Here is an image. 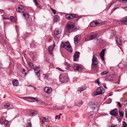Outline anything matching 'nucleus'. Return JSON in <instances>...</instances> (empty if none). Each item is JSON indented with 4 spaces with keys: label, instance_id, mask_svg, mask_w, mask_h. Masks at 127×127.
Wrapping results in <instances>:
<instances>
[{
    "label": "nucleus",
    "instance_id": "nucleus-1",
    "mask_svg": "<svg viewBox=\"0 0 127 127\" xmlns=\"http://www.w3.org/2000/svg\"><path fill=\"white\" fill-rule=\"evenodd\" d=\"M77 29L75 26V24L69 21L66 24V31L68 32H76Z\"/></svg>",
    "mask_w": 127,
    "mask_h": 127
},
{
    "label": "nucleus",
    "instance_id": "nucleus-2",
    "mask_svg": "<svg viewBox=\"0 0 127 127\" xmlns=\"http://www.w3.org/2000/svg\"><path fill=\"white\" fill-rule=\"evenodd\" d=\"M61 47L64 48L70 52H71L72 51V50L70 44L68 42L64 43L62 42L61 43Z\"/></svg>",
    "mask_w": 127,
    "mask_h": 127
},
{
    "label": "nucleus",
    "instance_id": "nucleus-3",
    "mask_svg": "<svg viewBox=\"0 0 127 127\" xmlns=\"http://www.w3.org/2000/svg\"><path fill=\"white\" fill-rule=\"evenodd\" d=\"M105 90L103 88H97L96 91L94 92L92 95L93 96H95L104 93Z\"/></svg>",
    "mask_w": 127,
    "mask_h": 127
},
{
    "label": "nucleus",
    "instance_id": "nucleus-4",
    "mask_svg": "<svg viewBox=\"0 0 127 127\" xmlns=\"http://www.w3.org/2000/svg\"><path fill=\"white\" fill-rule=\"evenodd\" d=\"M60 81L62 83H66L68 81L69 79L67 76H60L59 77Z\"/></svg>",
    "mask_w": 127,
    "mask_h": 127
},
{
    "label": "nucleus",
    "instance_id": "nucleus-5",
    "mask_svg": "<svg viewBox=\"0 0 127 127\" xmlns=\"http://www.w3.org/2000/svg\"><path fill=\"white\" fill-rule=\"evenodd\" d=\"M97 58L95 57V55H94L92 59V65L93 67L95 68L97 67Z\"/></svg>",
    "mask_w": 127,
    "mask_h": 127
},
{
    "label": "nucleus",
    "instance_id": "nucleus-6",
    "mask_svg": "<svg viewBox=\"0 0 127 127\" xmlns=\"http://www.w3.org/2000/svg\"><path fill=\"white\" fill-rule=\"evenodd\" d=\"M102 24V22L98 20L97 21L92 22L90 24L91 27H94L96 26H99L101 25Z\"/></svg>",
    "mask_w": 127,
    "mask_h": 127
},
{
    "label": "nucleus",
    "instance_id": "nucleus-7",
    "mask_svg": "<svg viewBox=\"0 0 127 127\" xmlns=\"http://www.w3.org/2000/svg\"><path fill=\"white\" fill-rule=\"evenodd\" d=\"M61 33V31L57 29H56L54 32V33L56 36L57 38H59L60 37Z\"/></svg>",
    "mask_w": 127,
    "mask_h": 127
},
{
    "label": "nucleus",
    "instance_id": "nucleus-8",
    "mask_svg": "<svg viewBox=\"0 0 127 127\" xmlns=\"http://www.w3.org/2000/svg\"><path fill=\"white\" fill-rule=\"evenodd\" d=\"M0 123L2 125L4 124L5 125H6L8 124V121L3 117L0 119Z\"/></svg>",
    "mask_w": 127,
    "mask_h": 127
},
{
    "label": "nucleus",
    "instance_id": "nucleus-9",
    "mask_svg": "<svg viewBox=\"0 0 127 127\" xmlns=\"http://www.w3.org/2000/svg\"><path fill=\"white\" fill-rule=\"evenodd\" d=\"M97 34L96 33H93L92 32L91 33V34L89 37V39L87 41L95 39L97 38Z\"/></svg>",
    "mask_w": 127,
    "mask_h": 127
},
{
    "label": "nucleus",
    "instance_id": "nucleus-10",
    "mask_svg": "<svg viewBox=\"0 0 127 127\" xmlns=\"http://www.w3.org/2000/svg\"><path fill=\"white\" fill-rule=\"evenodd\" d=\"M110 113L112 116H116L118 115L117 109L116 108H115L113 110L110 111Z\"/></svg>",
    "mask_w": 127,
    "mask_h": 127
},
{
    "label": "nucleus",
    "instance_id": "nucleus-11",
    "mask_svg": "<svg viewBox=\"0 0 127 127\" xmlns=\"http://www.w3.org/2000/svg\"><path fill=\"white\" fill-rule=\"evenodd\" d=\"M73 67L75 70L77 71H80L82 69V68L77 64H74Z\"/></svg>",
    "mask_w": 127,
    "mask_h": 127
},
{
    "label": "nucleus",
    "instance_id": "nucleus-12",
    "mask_svg": "<svg viewBox=\"0 0 127 127\" xmlns=\"http://www.w3.org/2000/svg\"><path fill=\"white\" fill-rule=\"evenodd\" d=\"M4 106L5 108L8 109L13 108V106L12 104L8 103H5L4 105Z\"/></svg>",
    "mask_w": 127,
    "mask_h": 127
},
{
    "label": "nucleus",
    "instance_id": "nucleus-13",
    "mask_svg": "<svg viewBox=\"0 0 127 127\" xmlns=\"http://www.w3.org/2000/svg\"><path fill=\"white\" fill-rule=\"evenodd\" d=\"M37 113L36 111L34 110H31L29 112V115L31 117H33L36 115Z\"/></svg>",
    "mask_w": 127,
    "mask_h": 127
},
{
    "label": "nucleus",
    "instance_id": "nucleus-14",
    "mask_svg": "<svg viewBox=\"0 0 127 127\" xmlns=\"http://www.w3.org/2000/svg\"><path fill=\"white\" fill-rule=\"evenodd\" d=\"M90 108L93 110L97 106V103H95L94 102H91L89 103Z\"/></svg>",
    "mask_w": 127,
    "mask_h": 127
},
{
    "label": "nucleus",
    "instance_id": "nucleus-15",
    "mask_svg": "<svg viewBox=\"0 0 127 127\" xmlns=\"http://www.w3.org/2000/svg\"><path fill=\"white\" fill-rule=\"evenodd\" d=\"M24 9L23 6L21 5H20L16 9V10L18 12H23L24 11Z\"/></svg>",
    "mask_w": 127,
    "mask_h": 127
},
{
    "label": "nucleus",
    "instance_id": "nucleus-16",
    "mask_svg": "<svg viewBox=\"0 0 127 127\" xmlns=\"http://www.w3.org/2000/svg\"><path fill=\"white\" fill-rule=\"evenodd\" d=\"M55 46V44L54 43L53 45L49 47L48 50L50 54H52V51Z\"/></svg>",
    "mask_w": 127,
    "mask_h": 127
},
{
    "label": "nucleus",
    "instance_id": "nucleus-17",
    "mask_svg": "<svg viewBox=\"0 0 127 127\" xmlns=\"http://www.w3.org/2000/svg\"><path fill=\"white\" fill-rule=\"evenodd\" d=\"M80 38V35H77L74 38V43L75 44H77L79 41Z\"/></svg>",
    "mask_w": 127,
    "mask_h": 127
},
{
    "label": "nucleus",
    "instance_id": "nucleus-18",
    "mask_svg": "<svg viewBox=\"0 0 127 127\" xmlns=\"http://www.w3.org/2000/svg\"><path fill=\"white\" fill-rule=\"evenodd\" d=\"M40 120L41 121L42 123H44L45 122H48L49 121V120L48 118H46V117H43L40 119Z\"/></svg>",
    "mask_w": 127,
    "mask_h": 127
},
{
    "label": "nucleus",
    "instance_id": "nucleus-19",
    "mask_svg": "<svg viewBox=\"0 0 127 127\" xmlns=\"http://www.w3.org/2000/svg\"><path fill=\"white\" fill-rule=\"evenodd\" d=\"M80 53L79 52H76L73 56V61H76L77 59L79 58Z\"/></svg>",
    "mask_w": 127,
    "mask_h": 127
},
{
    "label": "nucleus",
    "instance_id": "nucleus-20",
    "mask_svg": "<svg viewBox=\"0 0 127 127\" xmlns=\"http://www.w3.org/2000/svg\"><path fill=\"white\" fill-rule=\"evenodd\" d=\"M34 71L36 73V75L37 76H39L40 75L39 73L40 71V69L38 67H36L34 68Z\"/></svg>",
    "mask_w": 127,
    "mask_h": 127
},
{
    "label": "nucleus",
    "instance_id": "nucleus-21",
    "mask_svg": "<svg viewBox=\"0 0 127 127\" xmlns=\"http://www.w3.org/2000/svg\"><path fill=\"white\" fill-rule=\"evenodd\" d=\"M105 50L104 49H102L101 51L100 54L101 59L103 61L104 60V57L105 54Z\"/></svg>",
    "mask_w": 127,
    "mask_h": 127
},
{
    "label": "nucleus",
    "instance_id": "nucleus-22",
    "mask_svg": "<svg viewBox=\"0 0 127 127\" xmlns=\"http://www.w3.org/2000/svg\"><path fill=\"white\" fill-rule=\"evenodd\" d=\"M44 91L47 94H50L52 92L51 88H44Z\"/></svg>",
    "mask_w": 127,
    "mask_h": 127
},
{
    "label": "nucleus",
    "instance_id": "nucleus-23",
    "mask_svg": "<svg viewBox=\"0 0 127 127\" xmlns=\"http://www.w3.org/2000/svg\"><path fill=\"white\" fill-rule=\"evenodd\" d=\"M121 22L122 24H127V16L123 18L121 20Z\"/></svg>",
    "mask_w": 127,
    "mask_h": 127
},
{
    "label": "nucleus",
    "instance_id": "nucleus-24",
    "mask_svg": "<svg viewBox=\"0 0 127 127\" xmlns=\"http://www.w3.org/2000/svg\"><path fill=\"white\" fill-rule=\"evenodd\" d=\"M115 78V75L114 74H111L110 75L108 76V79L110 81H112Z\"/></svg>",
    "mask_w": 127,
    "mask_h": 127
},
{
    "label": "nucleus",
    "instance_id": "nucleus-25",
    "mask_svg": "<svg viewBox=\"0 0 127 127\" xmlns=\"http://www.w3.org/2000/svg\"><path fill=\"white\" fill-rule=\"evenodd\" d=\"M119 113L120 117L122 118L124 116V112L122 109H120L119 111Z\"/></svg>",
    "mask_w": 127,
    "mask_h": 127
},
{
    "label": "nucleus",
    "instance_id": "nucleus-26",
    "mask_svg": "<svg viewBox=\"0 0 127 127\" xmlns=\"http://www.w3.org/2000/svg\"><path fill=\"white\" fill-rule=\"evenodd\" d=\"M12 84L14 86H17L19 84L18 81L17 80L14 79L13 80Z\"/></svg>",
    "mask_w": 127,
    "mask_h": 127
},
{
    "label": "nucleus",
    "instance_id": "nucleus-27",
    "mask_svg": "<svg viewBox=\"0 0 127 127\" xmlns=\"http://www.w3.org/2000/svg\"><path fill=\"white\" fill-rule=\"evenodd\" d=\"M23 15L26 19H28L29 17V15L27 12H23Z\"/></svg>",
    "mask_w": 127,
    "mask_h": 127
},
{
    "label": "nucleus",
    "instance_id": "nucleus-28",
    "mask_svg": "<svg viewBox=\"0 0 127 127\" xmlns=\"http://www.w3.org/2000/svg\"><path fill=\"white\" fill-rule=\"evenodd\" d=\"M116 43L119 45H121L122 44L121 40L120 38H116Z\"/></svg>",
    "mask_w": 127,
    "mask_h": 127
},
{
    "label": "nucleus",
    "instance_id": "nucleus-29",
    "mask_svg": "<svg viewBox=\"0 0 127 127\" xmlns=\"http://www.w3.org/2000/svg\"><path fill=\"white\" fill-rule=\"evenodd\" d=\"M71 16V14H67L65 15V17L67 19L69 20L70 19H71V16Z\"/></svg>",
    "mask_w": 127,
    "mask_h": 127
},
{
    "label": "nucleus",
    "instance_id": "nucleus-30",
    "mask_svg": "<svg viewBox=\"0 0 127 127\" xmlns=\"http://www.w3.org/2000/svg\"><path fill=\"white\" fill-rule=\"evenodd\" d=\"M54 20V21L58 22L59 20V17L57 16H55Z\"/></svg>",
    "mask_w": 127,
    "mask_h": 127
},
{
    "label": "nucleus",
    "instance_id": "nucleus-31",
    "mask_svg": "<svg viewBox=\"0 0 127 127\" xmlns=\"http://www.w3.org/2000/svg\"><path fill=\"white\" fill-rule=\"evenodd\" d=\"M82 101H81L80 102H79V103H75V105L76 106H80L82 104Z\"/></svg>",
    "mask_w": 127,
    "mask_h": 127
},
{
    "label": "nucleus",
    "instance_id": "nucleus-32",
    "mask_svg": "<svg viewBox=\"0 0 127 127\" xmlns=\"http://www.w3.org/2000/svg\"><path fill=\"white\" fill-rule=\"evenodd\" d=\"M85 88L84 89V88H78V91H79L81 92L83 91L84 90H85L86 89Z\"/></svg>",
    "mask_w": 127,
    "mask_h": 127
},
{
    "label": "nucleus",
    "instance_id": "nucleus-33",
    "mask_svg": "<svg viewBox=\"0 0 127 127\" xmlns=\"http://www.w3.org/2000/svg\"><path fill=\"white\" fill-rule=\"evenodd\" d=\"M108 72H109L107 71H105L102 72H101V75H103L108 73Z\"/></svg>",
    "mask_w": 127,
    "mask_h": 127
},
{
    "label": "nucleus",
    "instance_id": "nucleus-34",
    "mask_svg": "<svg viewBox=\"0 0 127 127\" xmlns=\"http://www.w3.org/2000/svg\"><path fill=\"white\" fill-rule=\"evenodd\" d=\"M64 65L66 66L67 67V68H69L70 66L69 64L67 62H65L64 63Z\"/></svg>",
    "mask_w": 127,
    "mask_h": 127
},
{
    "label": "nucleus",
    "instance_id": "nucleus-35",
    "mask_svg": "<svg viewBox=\"0 0 127 127\" xmlns=\"http://www.w3.org/2000/svg\"><path fill=\"white\" fill-rule=\"evenodd\" d=\"M123 125L122 127H127V124L125 121H123Z\"/></svg>",
    "mask_w": 127,
    "mask_h": 127
},
{
    "label": "nucleus",
    "instance_id": "nucleus-36",
    "mask_svg": "<svg viewBox=\"0 0 127 127\" xmlns=\"http://www.w3.org/2000/svg\"><path fill=\"white\" fill-rule=\"evenodd\" d=\"M28 64L31 67L32 69L33 68V67H34V66H33V64L32 63H29Z\"/></svg>",
    "mask_w": 127,
    "mask_h": 127
},
{
    "label": "nucleus",
    "instance_id": "nucleus-37",
    "mask_svg": "<svg viewBox=\"0 0 127 127\" xmlns=\"http://www.w3.org/2000/svg\"><path fill=\"white\" fill-rule=\"evenodd\" d=\"M96 83H97L99 86H100L101 85V83H100L98 79H97L95 81Z\"/></svg>",
    "mask_w": 127,
    "mask_h": 127
},
{
    "label": "nucleus",
    "instance_id": "nucleus-38",
    "mask_svg": "<svg viewBox=\"0 0 127 127\" xmlns=\"http://www.w3.org/2000/svg\"><path fill=\"white\" fill-rule=\"evenodd\" d=\"M10 19L11 22H15L14 18L13 16H11Z\"/></svg>",
    "mask_w": 127,
    "mask_h": 127
},
{
    "label": "nucleus",
    "instance_id": "nucleus-39",
    "mask_svg": "<svg viewBox=\"0 0 127 127\" xmlns=\"http://www.w3.org/2000/svg\"><path fill=\"white\" fill-rule=\"evenodd\" d=\"M25 70L24 68H22V74H24L25 75H26V73L25 72Z\"/></svg>",
    "mask_w": 127,
    "mask_h": 127
},
{
    "label": "nucleus",
    "instance_id": "nucleus-40",
    "mask_svg": "<svg viewBox=\"0 0 127 127\" xmlns=\"http://www.w3.org/2000/svg\"><path fill=\"white\" fill-rule=\"evenodd\" d=\"M50 9L54 14L56 13V11L55 10L53 9V8H51Z\"/></svg>",
    "mask_w": 127,
    "mask_h": 127
},
{
    "label": "nucleus",
    "instance_id": "nucleus-41",
    "mask_svg": "<svg viewBox=\"0 0 127 127\" xmlns=\"http://www.w3.org/2000/svg\"><path fill=\"white\" fill-rule=\"evenodd\" d=\"M108 102H107L108 103V104L110 103H111L112 101V99H111V98H109L108 99Z\"/></svg>",
    "mask_w": 127,
    "mask_h": 127
},
{
    "label": "nucleus",
    "instance_id": "nucleus-42",
    "mask_svg": "<svg viewBox=\"0 0 127 127\" xmlns=\"http://www.w3.org/2000/svg\"><path fill=\"white\" fill-rule=\"evenodd\" d=\"M111 32H113V33L112 34H111V36H114L115 35V34L116 33V32H115V31H112Z\"/></svg>",
    "mask_w": 127,
    "mask_h": 127
},
{
    "label": "nucleus",
    "instance_id": "nucleus-43",
    "mask_svg": "<svg viewBox=\"0 0 127 127\" xmlns=\"http://www.w3.org/2000/svg\"><path fill=\"white\" fill-rule=\"evenodd\" d=\"M33 0L34 1V2L36 6H37V5L38 4V3L37 2V0Z\"/></svg>",
    "mask_w": 127,
    "mask_h": 127
},
{
    "label": "nucleus",
    "instance_id": "nucleus-44",
    "mask_svg": "<svg viewBox=\"0 0 127 127\" xmlns=\"http://www.w3.org/2000/svg\"><path fill=\"white\" fill-rule=\"evenodd\" d=\"M71 16H71V18H74L75 17L76 15L75 14H71Z\"/></svg>",
    "mask_w": 127,
    "mask_h": 127
},
{
    "label": "nucleus",
    "instance_id": "nucleus-45",
    "mask_svg": "<svg viewBox=\"0 0 127 127\" xmlns=\"http://www.w3.org/2000/svg\"><path fill=\"white\" fill-rule=\"evenodd\" d=\"M97 42L98 43H100L101 42V40L100 39H96Z\"/></svg>",
    "mask_w": 127,
    "mask_h": 127
},
{
    "label": "nucleus",
    "instance_id": "nucleus-46",
    "mask_svg": "<svg viewBox=\"0 0 127 127\" xmlns=\"http://www.w3.org/2000/svg\"><path fill=\"white\" fill-rule=\"evenodd\" d=\"M54 108L56 109H62V108H60L59 107H57V106H55Z\"/></svg>",
    "mask_w": 127,
    "mask_h": 127
},
{
    "label": "nucleus",
    "instance_id": "nucleus-47",
    "mask_svg": "<svg viewBox=\"0 0 127 127\" xmlns=\"http://www.w3.org/2000/svg\"><path fill=\"white\" fill-rule=\"evenodd\" d=\"M125 1H127V0H120L119 2H123Z\"/></svg>",
    "mask_w": 127,
    "mask_h": 127
},
{
    "label": "nucleus",
    "instance_id": "nucleus-48",
    "mask_svg": "<svg viewBox=\"0 0 127 127\" xmlns=\"http://www.w3.org/2000/svg\"><path fill=\"white\" fill-rule=\"evenodd\" d=\"M2 64L0 63V71L1 70V69L2 67Z\"/></svg>",
    "mask_w": 127,
    "mask_h": 127
},
{
    "label": "nucleus",
    "instance_id": "nucleus-49",
    "mask_svg": "<svg viewBox=\"0 0 127 127\" xmlns=\"http://www.w3.org/2000/svg\"><path fill=\"white\" fill-rule=\"evenodd\" d=\"M121 90L120 89H118L116 90H114V91L115 92H119L121 91Z\"/></svg>",
    "mask_w": 127,
    "mask_h": 127
},
{
    "label": "nucleus",
    "instance_id": "nucleus-50",
    "mask_svg": "<svg viewBox=\"0 0 127 127\" xmlns=\"http://www.w3.org/2000/svg\"><path fill=\"white\" fill-rule=\"evenodd\" d=\"M118 103V104L119 106V107H121V104L119 102H117Z\"/></svg>",
    "mask_w": 127,
    "mask_h": 127
},
{
    "label": "nucleus",
    "instance_id": "nucleus-51",
    "mask_svg": "<svg viewBox=\"0 0 127 127\" xmlns=\"http://www.w3.org/2000/svg\"><path fill=\"white\" fill-rule=\"evenodd\" d=\"M0 12L2 14V13H4V12L3 10L0 9Z\"/></svg>",
    "mask_w": 127,
    "mask_h": 127
},
{
    "label": "nucleus",
    "instance_id": "nucleus-52",
    "mask_svg": "<svg viewBox=\"0 0 127 127\" xmlns=\"http://www.w3.org/2000/svg\"><path fill=\"white\" fill-rule=\"evenodd\" d=\"M114 67H111L110 68V69L112 71H113L114 69Z\"/></svg>",
    "mask_w": 127,
    "mask_h": 127
},
{
    "label": "nucleus",
    "instance_id": "nucleus-53",
    "mask_svg": "<svg viewBox=\"0 0 127 127\" xmlns=\"http://www.w3.org/2000/svg\"><path fill=\"white\" fill-rule=\"evenodd\" d=\"M62 115V114H61V113L60 114H59V116L58 117V119H60V118H61L60 116Z\"/></svg>",
    "mask_w": 127,
    "mask_h": 127
},
{
    "label": "nucleus",
    "instance_id": "nucleus-54",
    "mask_svg": "<svg viewBox=\"0 0 127 127\" xmlns=\"http://www.w3.org/2000/svg\"><path fill=\"white\" fill-rule=\"evenodd\" d=\"M116 127V126L112 124L111 125V126L110 127Z\"/></svg>",
    "mask_w": 127,
    "mask_h": 127
},
{
    "label": "nucleus",
    "instance_id": "nucleus-55",
    "mask_svg": "<svg viewBox=\"0 0 127 127\" xmlns=\"http://www.w3.org/2000/svg\"><path fill=\"white\" fill-rule=\"evenodd\" d=\"M3 19H9V18H5L4 17H3Z\"/></svg>",
    "mask_w": 127,
    "mask_h": 127
},
{
    "label": "nucleus",
    "instance_id": "nucleus-56",
    "mask_svg": "<svg viewBox=\"0 0 127 127\" xmlns=\"http://www.w3.org/2000/svg\"><path fill=\"white\" fill-rule=\"evenodd\" d=\"M113 94L112 93H110L109 94V96H111L113 95Z\"/></svg>",
    "mask_w": 127,
    "mask_h": 127
},
{
    "label": "nucleus",
    "instance_id": "nucleus-57",
    "mask_svg": "<svg viewBox=\"0 0 127 127\" xmlns=\"http://www.w3.org/2000/svg\"><path fill=\"white\" fill-rule=\"evenodd\" d=\"M28 86L29 87H34V86H32L31 85H28Z\"/></svg>",
    "mask_w": 127,
    "mask_h": 127
},
{
    "label": "nucleus",
    "instance_id": "nucleus-58",
    "mask_svg": "<svg viewBox=\"0 0 127 127\" xmlns=\"http://www.w3.org/2000/svg\"><path fill=\"white\" fill-rule=\"evenodd\" d=\"M59 116L58 115H56L55 117V119H57L58 118V119Z\"/></svg>",
    "mask_w": 127,
    "mask_h": 127
},
{
    "label": "nucleus",
    "instance_id": "nucleus-59",
    "mask_svg": "<svg viewBox=\"0 0 127 127\" xmlns=\"http://www.w3.org/2000/svg\"><path fill=\"white\" fill-rule=\"evenodd\" d=\"M125 117L127 119V112H126L125 113Z\"/></svg>",
    "mask_w": 127,
    "mask_h": 127
},
{
    "label": "nucleus",
    "instance_id": "nucleus-60",
    "mask_svg": "<svg viewBox=\"0 0 127 127\" xmlns=\"http://www.w3.org/2000/svg\"><path fill=\"white\" fill-rule=\"evenodd\" d=\"M28 98H32L33 99H36V98L34 97H28Z\"/></svg>",
    "mask_w": 127,
    "mask_h": 127
},
{
    "label": "nucleus",
    "instance_id": "nucleus-61",
    "mask_svg": "<svg viewBox=\"0 0 127 127\" xmlns=\"http://www.w3.org/2000/svg\"><path fill=\"white\" fill-rule=\"evenodd\" d=\"M28 127H32L31 126V124H30L29 125Z\"/></svg>",
    "mask_w": 127,
    "mask_h": 127
},
{
    "label": "nucleus",
    "instance_id": "nucleus-62",
    "mask_svg": "<svg viewBox=\"0 0 127 127\" xmlns=\"http://www.w3.org/2000/svg\"><path fill=\"white\" fill-rule=\"evenodd\" d=\"M118 121L119 123H120L121 121V119H119Z\"/></svg>",
    "mask_w": 127,
    "mask_h": 127
},
{
    "label": "nucleus",
    "instance_id": "nucleus-63",
    "mask_svg": "<svg viewBox=\"0 0 127 127\" xmlns=\"http://www.w3.org/2000/svg\"><path fill=\"white\" fill-rule=\"evenodd\" d=\"M44 75L45 76V77L46 78H48V76L46 74H45Z\"/></svg>",
    "mask_w": 127,
    "mask_h": 127
},
{
    "label": "nucleus",
    "instance_id": "nucleus-64",
    "mask_svg": "<svg viewBox=\"0 0 127 127\" xmlns=\"http://www.w3.org/2000/svg\"><path fill=\"white\" fill-rule=\"evenodd\" d=\"M103 86L104 87H106V85L105 84H104Z\"/></svg>",
    "mask_w": 127,
    "mask_h": 127
}]
</instances>
